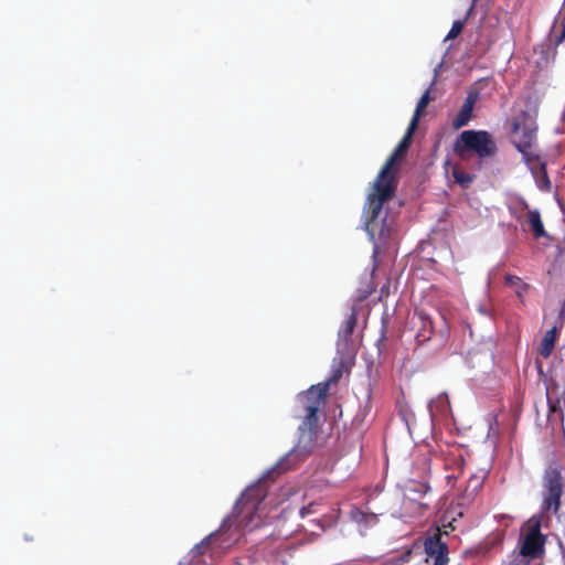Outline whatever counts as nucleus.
Here are the masks:
<instances>
[{
	"label": "nucleus",
	"mask_w": 565,
	"mask_h": 565,
	"mask_svg": "<svg viewBox=\"0 0 565 565\" xmlns=\"http://www.w3.org/2000/svg\"><path fill=\"white\" fill-rule=\"evenodd\" d=\"M340 375H341V370H338L337 373L334 374V379H338Z\"/></svg>",
	"instance_id": "nucleus-28"
},
{
	"label": "nucleus",
	"mask_w": 565,
	"mask_h": 565,
	"mask_svg": "<svg viewBox=\"0 0 565 565\" xmlns=\"http://www.w3.org/2000/svg\"><path fill=\"white\" fill-rule=\"evenodd\" d=\"M515 149L522 154L523 161L526 164H532L534 162H543L541 160L540 154L535 151L536 142H513Z\"/></svg>",
	"instance_id": "nucleus-13"
},
{
	"label": "nucleus",
	"mask_w": 565,
	"mask_h": 565,
	"mask_svg": "<svg viewBox=\"0 0 565 565\" xmlns=\"http://www.w3.org/2000/svg\"><path fill=\"white\" fill-rule=\"evenodd\" d=\"M358 323V312L352 308L351 313L347 317L343 327L339 330L338 337L341 341L348 343Z\"/></svg>",
	"instance_id": "nucleus-15"
},
{
	"label": "nucleus",
	"mask_w": 565,
	"mask_h": 565,
	"mask_svg": "<svg viewBox=\"0 0 565 565\" xmlns=\"http://www.w3.org/2000/svg\"><path fill=\"white\" fill-rule=\"evenodd\" d=\"M504 282L507 286L514 288L518 297L522 298L529 290V285L524 282L520 277L514 275H507L504 277Z\"/></svg>",
	"instance_id": "nucleus-17"
},
{
	"label": "nucleus",
	"mask_w": 565,
	"mask_h": 565,
	"mask_svg": "<svg viewBox=\"0 0 565 565\" xmlns=\"http://www.w3.org/2000/svg\"><path fill=\"white\" fill-rule=\"evenodd\" d=\"M326 386H311L300 397L305 415L302 424L298 428V443L268 471V476L280 475L295 469L313 450L318 437V412L326 402Z\"/></svg>",
	"instance_id": "nucleus-3"
},
{
	"label": "nucleus",
	"mask_w": 565,
	"mask_h": 565,
	"mask_svg": "<svg viewBox=\"0 0 565 565\" xmlns=\"http://www.w3.org/2000/svg\"><path fill=\"white\" fill-rule=\"evenodd\" d=\"M452 178L457 184H459L463 189H468L470 184L475 181L476 175L469 172H466L458 166H455L451 171Z\"/></svg>",
	"instance_id": "nucleus-16"
},
{
	"label": "nucleus",
	"mask_w": 565,
	"mask_h": 565,
	"mask_svg": "<svg viewBox=\"0 0 565 565\" xmlns=\"http://www.w3.org/2000/svg\"><path fill=\"white\" fill-rule=\"evenodd\" d=\"M431 100L430 98V93H429V89H427L420 97V99L418 100L417 103V106H416V109H415V113L413 115V118L409 122L411 126H414L415 128H417V125H418V120H419V117L422 116V113L424 111V109L428 106L429 102Z\"/></svg>",
	"instance_id": "nucleus-19"
},
{
	"label": "nucleus",
	"mask_w": 565,
	"mask_h": 565,
	"mask_svg": "<svg viewBox=\"0 0 565 565\" xmlns=\"http://www.w3.org/2000/svg\"><path fill=\"white\" fill-rule=\"evenodd\" d=\"M265 494L260 484L247 488L237 499L233 514L223 521L217 531L211 533L200 544L195 545L193 550L195 555L210 554V556L214 557L237 543L241 539L242 530L252 524Z\"/></svg>",
	"instance_id": "nucleus-2"
},
{
	"label": "nucleus",
	"mask_w": 565,
	"mask_h": 565,
	"mask_svg": "<svg viewBox=\"0 0 565 565\" xmlns=\"http://www.w3.org/2000/svg\"><path fill=\"white\" fill-rule=\"evenodd\" d=\"M444 534L440 527H436L431 533L424 539V551L426 554L425 562L433 565H447L449 562L448 557V544L443 540Z\"/></svg>",
	"instance_id": "nucleus-8"
},
{
	"label": "nucleus",
	"mask_w": 565,
	"mask_h": 565,
	"mask_svg": "<svg viewBox=\"0 0 565 565\" xmlns=\"http://www.w3.org/2000/svg\"><path fill=\"white\" fill-rule=\"evenodd\" d=\"M412 553H413V550H412V548H407V550H405V551L401 554L399 559H398V563H396V565H401V564L407 563V562L411 559Z\"/></svg>",
	"instance_id": "nucleus-24"
},
{
	"label": "nucleus",
	"mask_w": 565,
	"mask_h": 565,
	"mask_svg": "<svg viewBox=\"0 0 565 565\" xmlns=\"http://www.w3.org/2000/svg\"><path fill=\"white\" fill-rule=\"evenodd\" d=\"M559 40H561V41H564V40H565V24H564V28H563L562 34H561V36H559Z\"/></svg>",
	"instance_id": "nucleus-27"
},
{
	"label": "nucleus",
	"mask_w": 565,
	"mask_h": 565,
	"mask_svg": "<svg viewBox=\"0 0 565 565\" xmlns=\"http://www.w3.org/2000/svg\"><path fill=\"white\" fill-rule=\"evenodd\" d=\"M544 499L543 510L557 513L561 508V498L563 495V478L556 468L545 471L543 477Z\"/></svg>",
	"instance_id": "nucleus-5"
},
{
	"label": "nucleus",
	"mask_w": 565,
	"mask_h": 565,
	"mask_svg": "<svg viewBox=\"0 0 565 565\" xmlns=\"http://www.w3.org/2000/svg\"><path fill=\"white\" fill-rule=\"evenodd\" d=\"M443 527H444V530H441V532H445V531H446L447 533H448V531H447V530H450V529H451V530H454V529H455V527L452 526L451 522H449L448 524L443 525Z\"/></svg>",
	"instance_id": "nucleus-26"
},
{
	"label": "nucleus",
	"mask_w": 565,
	"mask_h": 565,
	"mask_svg": "<svg viewBox=\"0 0 565 565\" xmlns=\"http://www.w3.org/2000/svg\"><path fill=\"white\" fill-rule=\"evenodd\" d=\"M443 527H444V530H441V532H445V531H446L447 533H448V531H447V530H450V529H451V530H454V529H455V527L452 526L451 522H449L448 524L443 525Z\"/></svg>",
	"instance_id": "nucleus-25"
},
{
	"label": "nucleus",
	"mask_w": 565,
	"mask_h": 565,
	"mask_svg": "<svg viewBox=\"0 0 565 565\" xmlns=\"http://www.w3.org/2000/svg\"><path fill=\"white\" fill-rule=\"evenodd\" d=\"M416 128L408 125V128L390 154L384 166L377 173L371 186V192L367 194L365 205L363 209L364 227L372 241L377 237L380 241L386 239L394 231V218L383 215V206L396 193L398 183V166L405 157Z\"/></svg>",
	"instance_id": "nucleus-1"
},
{
	"label": "nucleus",
	"mask_w": 565,
	"mask_h": 565,
	"mask_svg": "<svg viewBox=\"0 0 565 565\" xmlns=\"http://www.w3.org/2000/svg\"><path fill=\"white\" fill-rule=\"evenodd\" d=\"M463 26H465V21H462V20L455 21L445 40L456 39L462 32Z\"/></svg>",
	"instance_id": "nucleus-21"
},
{
	"label": "nucleus",
	"mask_w": 565,
	"mask_h": 565,
	"mask_svg": "<svg viewBox=\"0 0 565 565\" xmlns=\"http://www.w3.org/2000/svg\"><path fill=\"white\" fill-rule=\"evenodd\" d=\"M535 178H536L537 186L540 190L546 191V192L551 191L552 184H551V180L547 174L545 162H540L539 170H537V172H535Z\"/></svg>",
	"instance_id": "nucleus-18"
},
{
	"label": "nucleus",
	"mask_w": 565,
	"mask_h": 565,
	"mask_svg": "<svg viewBox=\"0 0 565 565\" xmlns=\"http://www.w3.org/2000/svg\"><path fill=\"white\" fill-rule=\"evenodd\" d=\"M429 412L431 415L447 416L451 412L450 401L447 393L439 394L429 403Z\"/></svg>",
	"instance_id": "nucleus-14"
},
{
	"label": "nucleus",
	"mask_w": 565,
	"mask_h": 565,
	"mask_svg": "<svg viewBox=\"0 0 565 565\" xmlns=\"http://www.w3.org/2000/svg\"><path fill=\"white\" fill-rule=\"evenodd\" d=\"M525 525L527 532L521 541L520 554L531 558L541 557L546 542V537L541 533V522L530 519Z\"/></svg>",
	"instance_id": "nucleus-6"
},
{
	"label": "nucleus",
	"mask_w": 565,
	"mask_h": 565,
	"mask_svg": "<svg viewBox=\"0 0 565 565\" xmlns=\"http://www.w3.org/2000/svg\"><path fill=\"white\" fill-rule=\"evenodd\" d=\"M319 505H320V504H319V503H317V502H310L308 505L302 507V508L300 509V511H299L300 516H301V518H306V516H308V515H310V514H315V513H317V512H318V507H319Z\"/></svg>",
	"instance_id": "nucleus-23"
},
{
	"label": "nucleus",
	"mask_w": 565,
	"mask_h": 565,
	"mask_svg": "<svg viewBox=\"0 0 565 565\" xmlns=\"http://www.w3.org/2000/svg\"><path fill=\"white\" fill-rule=\"evenodd\" d=\"M371 516V518H374L373 514H367L365 512H363L362 510L360 509H353L351 511V518L352 520H354L355 522H367V518Z\"/></svg>",
	"instance_id": "nucleus-22"
},
{
	"label": "nucleus",
	"mask_w": 565,
	"mask_h": 565,
	"mask_svg": "<svg viewBox=\"0 0 565 565\" xmlns=\"http://www.w3.org/2000/svg\"><path fill=\"white\" fill-rule=\"evenodd\" d=\"M454 152L461 160L477 156L480 161L492 158L498 152L492 135L487 130H463L454 142Z\"/></svg>",
	"instance_id": "nucleus-4"
},
{
	"label": "nucleus",
	"mask_w": 565,
	"mask_h": 565,
	"mask_svg": "<svg viewBox=\"0 0 565 565\" xmlns=\"http://www.w3.org/2000/svg\"><path fill=\"white\" fill-rule=\"evenodd\" d=\"M483 477L482 476H471L468 480L467 491H470L471 493H476L483 484Z\"/></svg>",
	"instance_id": "nucleus-20"
},
{
	"label": "nucleus",
	"mask_w": 565,
	"mask_h": 565,
	"mask_svg": "<svg viewBox=\"0 0 565 565\" xmlns=\"http://www.w3.org/2000/svg\"><path fill=\"white\" fill-rule=\"evenodd\" d=\"M479 98L478 92H469L462 106L460 107L458 114L452 119V127L455 129H460L461 127L468 125V122L472 118L473 107Z\"/></svg>",
	"instance_id": "nucleus-11"
},
{
	"label": "nucleus",
	"mask_w": 565,
	"mask_h": 565,
	"mask_svg": "<svg viewBox=\"0 0 565 565\" xmlns=\"http://www.w3.org/2000/svg\"><path fill=\"white\" fill-rule=\"evenodd\" d=\"M413 326L416 329V341L423 344L430 340L434 333V326L430 317L424 311H417L413 317Z\"/></svg>",
	"instance_id": "nucleus-10"
},
{
	"label": "nucleus",
	"mask_w": 565,
	"mask_h": 565,
	"mask_svg": "<svg viewBox=\"0 0 565 565\" xmlns=\"http://www.w3.org/2000/svg\"><path fill=\"white\" fill-rule=\"evenodd\" d=\"M562 327L563 321L561 320L559 326L555 324L551 330H547L543 335L539 350L542 358L547 359L553 353Z\"/></svg>",
	"instance_id": "nucleus-12"
},
{
	"label": "nucleus",
	"mask_w": 565,
	"mask_h": 565,
	"mask_svg": "<svg viewBox=\"0 0 565 565\" xmlns=\"http://www.w3.org/2000/svg\"><path fill=\"white\" fill-rule=\"evenodd\" d=\"M522 205L526 211L524 215H516V220L521 223H526L535 239L550 238V235L545 231L541 213L537 209H530L526 201H522Z\"/></svg>",
	"instance_id": "nucleus-9"
},
{
	"label": "nucleus",
	"mask_w": 565,
	"mask_h": 565,
	"mask_svg": "<svg viewBox=\"0 0 565 565\" xmlns=\"http://www.w3.org/2000/svg\"><path fill=\"white\" fill-rule=\"evenodd\" d=\"M511 134L513 142H536L537 125L536 118L527 110H521L511 120Z\"/></svg>",
	"instance_id": "nucleus-7"
}]
</instances>
